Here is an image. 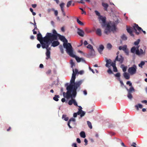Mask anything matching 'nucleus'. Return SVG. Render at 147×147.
<instances>
[{
    "mask_svg": "<svg viewBox=\"0 0 147 147\" xmlns=\"http://www.w3.org/2000/svg\"><path fill=\"white\" fill-rule=\"evenodd\" d=\"M76 79V74L74 72L73 73L71 78L70 81V84L68 85V83H66L65 86H67L66 89L67 91L66 94V98H69L73 97H75L76 94V90L79 87L83 82V81L80 80L79 81L75 82Z\"/></svg>",
    "mask_w": 147,
    "mask_h": 147,
    "instance_id": "f257e3e1",
    "label": "nucleus"
},
{
    "mask_svg": "<svg viewBox=\"0 0 147 147\" xmlns=\"http://www.w3.org/2000/svg\"><path fill=\"white\" fill-rule=\"evenodd\" d=\"M99 19L100 22H102L101 25L102 27H105V33L108 35L111 32H114L116 31V26L115 23L110 22L106 24V18L102 16L99 17Z\"/></svg>",
    "mask_w": 147,
    "mask_h": 147,
    "instance_id": "f03ea898",
    "label": "nucleus"
},
{
    "mask_svg": "<svg viewBox=\"0 0 147 147\" xmlns=\"http://www.w3.org/2000/svg\"><path fill=\"white\" fill-rule=\"evenodd\" d=\"M59 37L60 40L62 41L64 43H63V47L66 49V52L67 54H69L70 55H72V47L71 44L68 42V41L66 39L65 37L59 34L58 36Z\"/></svg>",
    "mask_w": 147,
    "mask_h": 147,
    "instance_id": "7ed1b4c3",
    "label": "nucleus"
},
{
    "mask_svg": "<svg viewBox=\"0 0 147 147\" xmlns=\"http://www.w3.org/2000/svg\"><path fill=\"white\" fill-rule=\"evenodd\" d=\"M53 33H47L46 34V38H49L50 42H52L54 40H57L59 34H58L55 29L53 30Z\"/></svg>",
    "mask_w": 147,
    "mask_h": 147,
    "instance_id": "20e7f679",
    "label": "nucleus"
},
{
    "mask_svg": "<svg viewBox=\"0 0 147 147\" xmlns=\"http://www.w3.org/2000/svg\"><path fill=\"white\" fill-rule=\"evenodd\" d=\"M46 35L43 38L42 34L39 33L37 35V39L40 41L42 48L45 47L44 45L50 42L49 38H46Z\"/></svg>",
    "mask_w": 147,
    "mask_h": 147,
    "instance_id": "39448f33",
    "label": "nucleus"
},
{
    "mask_svg": "<svg viewBox=\"0 0 147 147\" xmlns=\"http://www.w3.org/2000/svg\"><path fill=\"white\" fill-rule=\"evenodd\" d=\"M51 42H49L47 43L46 45H44L45 47L42 48L43 49L46 48V55L47 57L46 59L47 60L50 58L51 52L50 50L51 49L50 47H49V46L51 44Z\"/></svg>",
    "mask_w": 147,
    "mask_h": 147,
    "instance_id": "423d86ee",
    "label": "nucleus"
},
{
    "mask_svg": "<svg viewBox=\"0 0 147 147\" xmlns=\"http://www.w3.org/2000/svg\"><path fill=\"white\" fill-rule=\"evenodd\" d=\"M133 28L135 31L136 34L137 35H139L141 31H142L144 34H146V32L143 30L142 28L139 26L137 24H135L133 26Z\"/></svg>",
    "mask_w": 147,
    "mask_h": 147,
    "instance_id": "0eeeda50",
    "label": "nucleus"
},
{
    "mask_svg": "<svg viewBox=\"0 0 147 147\" xmlns=\"http://www.w3.org/2000/svg\"><path fill=\"white\" fill-rule=\"evenodd\" d=\"M137 67L135 65H134L132 67H129L128 69V72L131 75L135 74L137 71Z\"/></svg>",
    "mask_w": 147,
    "mask_h": 147,
    "instance_id": "6e6552de",
    "label": "nucleus"
},
{
    "mask_svg": "<svg viewBox=\"0 0 147 147\" xmlns=\"http://www.w3.org/2000/svg\"><path fill=\"white\" fill-rule=\"evenodd\" d=\"M126 89L128 91V94L127 95L128 98L130 99H132V98H133V96L131 94V93L132 92L135 91V89L133 87H131V88H130L129 89L126 88Z\"/></svg>",
    "mask_w": 147,
    "mask_h": 147,
    "instance_id": "1a4fd4ad",
    "label": "nucleus"
},
{
    "mask_svg": "<svg viewBox=\"0 0 147 147\" xmlns=\"http://www.w3.org/2000/svg\"><path fill=\"white\" fill-rule=\"evenodd\" d=\"M124 60V58L121 55H117L114 60V62H116V61H118L119 62L120 64H121L123 63Z\"/></svg>",
    "mask_w": 147,
    "mask_h": 147,
    "instance_id": "9d476101",
    "label": "nucleus"
},
{
    "mask_svg": "<svg viewBox=\"0 0 147 147\" xmlns=\"http://www.w3.org/2000/svg\"><path fill=\"white\" fill-rule=\"evenodd\" d=\"M73 52V48H72V55H70L69 54H68L70 56H71V57H75L77 61L78 62H80L81 61V60L82 59V58H80L76 56L74 54Z\"/></svg>",
    "mask_w": 147,
    "mask_h": 147,
    "instance_id": "9b49d317",
    "label": "nucleus"
},
{
    "mask_svg": "<svg viewBox=\"0 0 147 147\" xmlns=\"http://www.w3.org/2000/svg\"><path fill=\"white\" fill-rule=\"evenodd\" d=\"M75 119L73 118H72L69 119L67 125L70 128H72L71 127L70 125V124L71 123V125L75 124Z\"/></svg>",
    "mask_w": 147,
    "mask_h": 147,
    "instance_id": "f8f14e48",
    "label": "nucleus"
},
{
    "mask_svg": "<svg viewBox=\"0 0 147 147\" xmlns=\"http://www.w3.org/2000/svg\"><path fill=\"white\" fill-rule=\"evenodd\" d=\"M127 30L128 33H129L131 36H134V35L133 34V28L130 27H128L127 26H126Z\"/></svg>",
    "mask_w": 147,
    "mask_h": 147,
    "instance_id": "ddd939ff",
    "label": "nucleus"
},
{
    "mask_svg": "<svg viewBox=\"0 0 147 147\" xmlns=\"http://www.w3.org/2000/svg\"><path fill=\"white\" fill-rule=\"evenodd\" d=\"M136 54L138 55H144L145 54V51H143L142 49L139 50H136Z\"/></svg>",
    "mask_w": 147,
    "mask_h": 147,
    "instance_id": "4468645a",
    "label": "nucleus"
},
{
    "mask_svg": "<svg viewBox=\"0 0 147 147\" xmlns=\"http://www.w3.org/2000/svg\"><path fill=\"white\" fill-rule=\"evenodd\" d=\"M77 30L78 34L80 36L83 37L84 35V31L80 29L79 28H78Z\"/></svg>",
    "mask_w": 147,
    "mask_h": 147,
    "instance_id": "2eb2a0df",
    "label": "nucleus"
},
{
    "mask_svg": "<svg viewBox=\"0 0 147 147\" xmlns=\"http://www.w3.org/2000/svg\"><path fill=\"white\" fill-rule=\"evenodd\" d=\"M52 43L51 46L53 47H55L57 46L59 44V42L57 41L54 40L51 42Z\"/></svg>",
    "mask_w": 147,
    "mask_h": 147,
    "instance_id": "dca6fc26",
    "label": "nucleus"
},
{
    "mask_svg": "<svg viewBox=\"0 0 147 147\" xmlns=\"http://www.w3.org/2000/svg\"><path fill=\"white\" fill-rule=\"evenodd\" d=\"M105 60L106 62L105 66L107 67H109V65L111 64L112 61L110 59H107L106 58L105 59Z\"/></svg>",
    "mask_w": 147,
    "mask_h": 147,
    "instance_id": "f3484780",
    "label": "nucleus"
},
{
    "mask_svg": "<svg viewBox=\"0 0 147 147\" xmlns=\"http://www.w3.org/2000/svg\"><path fill=\"white\" fill-rule=\"evenodd\" d=\"M129 74L127 72H124L123 74V76L126 80H128L130 78Z\"/></svg>",
    "mask_w": 147,
    "mask_h": 147,
    "instance_id": "a211bd4d",
    "label": "nucleus"
},
{
    "mask_svg": "<svg viewBox=\"0 0 147 147\" xmlns=\"http://www.w3.org/2000/svg\"><path fill=\"white\" fill-rule=\"evenodd\" d=\"M102 5L104 8V9L105 11H107V8L109 6V5L108 4L105 3L104 2L102 3Z\"/></svg>",
    "mask_w": 147,
    "mask_h": 147,
    "instance_id": "6ab92c4d",
    "label": "nucleus"
},
{
    "mask_svg": "<svg viewBox=\"0 0 147 147\" xmlns=\"http://www.w3.org/2000/svg\"><path fill=\"white\" fill-rule=\"evenodd\" d=\"M104 48V46L102 45H100L99 46V47L98 49V51L100 53H102L101 52L103 51Z\"/></svg>",
    "mask_w": 147,
    "mask_h": 147,
    "instance_id": "aec40b11",
    "label": "nucleus"
},
{
    "mask_svg": "<svg viewBox=\"0 0 147 147\" xmlns=\"http://www.w3.org/2000/svg\"><path fill=\"white\" fill-rule=\"evenodd\" d=\"M127 49V46L126 45H124L123 46H120L119 47V50H122L124 51Z\"/></svg>",
    "mask_w": 147,
    "mask_h": 147,
    "instance_id": "412c9836",
    "label": "nucleus"
},
{
    "mask_svg": "<svg viewBox=\"0 0 147 147\" xmlns=\"http://www.w3.org/2000/svg\"><path fill=\"white\" fill-rule=\"evenodd\" d=\"M96 34L98 36H101L102 35L101 31L100 29L98 28L96 31Z\"/></svg>",
    "mask_w": 147,
    "mask_h": 147,
    "instance_id": "4be33fe9",
    "label": "nucleus"
},
{
    "mask_svg": "<svg viewBox=\"0 0 147 147\" xmlns=\"http://www.w3.org/2000/svg\"><path fill=\"white\" fill-rule=\"evenodd\" d=\"M135 107L136 109L137 110H139V108H140V109L142 108L143 106L141 104H138V105H136L135 106Z\"/></svg>",
    "mask_w": 147,
    "mask_h": 147,
    "instance_id": "5701e85b",
    "label": "nucleus"
},
{
    "mask_svg": "<svg viewBox=\"0 0 147 147\" xmlns=\"http://www.w3.org/2000/svg\"><path fill=\"white\" fill-rule=\"evenodd\" d=\"M121 67L122 68L123 71L125 72L127 70V66H124V65L122 64L121 66Z\"/></svg>",
    "mask_w": 147,
    "mask_h": 147,
    "instance_id": "b1692460",
    "label": "nucleus"
},
{
    "mask_svg": "<svg viewBox=\"0 0 147 147\" xmlns=\"http://www.w3.org/2000/svg\"><path fill=\"white\" fill-rule=\"evenodd\" d=\"M80 135L81 137L83 138H85L86 136L85 132L84 131H81L80 133Z\"/></svg>",
    "mask_w": 147,
    "mask_h": 147,
    "instance_id": "393cba45",
    "label": "nucleus"
},
{
    "mask_svg": "<svg viewBox=\"0 0 147 147\" xmlns=\"http://www.w3.org/2000/svg\"><path fill=\"white\" fill-rule=\"evenodd\" d=\"M60 97L58 95H55L53 98V99L55 101H57L59 100L58 98Z\"/></svg>",
    "mask_w": 147,
    "mask_h": 147,
    "instance_id": "a878e982",
    "label": "nucleus"
},
{
    "mask_svg": "<svg viewBox=\"0 0 147 147\" xmlns=\"http://www.w3.org/2000/svg\"><path fill=\"white\" fill-rule=\"evenodd\" d=\"M136 47H133L131 49V51L132 53H134L136 51Z\"/></svg>",
    "mask_w": 147,
    "mask_h": 147,
    "instance_id": "bb28decb",
    "label": "nucleus"
},
{
    "mask_svg": "<svg viewBox=\"0 0 147 147\" xmlns=\"http://www.w3.org/2000/svg\"><path fill=\"white\" fill-rule=\"evenodd\" d=\"M77 23L80 25L83 26L84 25V23L80 21L78 18L77 19Z\"/></svg>",
    "mask_w": 147,
    "mask_h": 147,
    "instance_id": "cd10ccee",
    "label": "nucleus"
},
{
    "mask_svg": "<svg viewBox=\"0 0 147 147\" xmlns=\"http://www.w3.org/2000/svg\"><path fill=\"white\" fill-rule=\"evenodd\" d=\"M145 62L144 61H142L140 63L138 64V66L139 67L142 68V66L145 64Z\"/></svg>",
    "mask_w": 147,
    "mask_h": 147,
    "instance_id": "c85d7f7f",
    "label": "nucleus"
},
{
    "mask_svg": "<svg viewBox=\"0 0 147 147\" xmlns=\"http://www.w3.org/2000/svg\"><path fill=\"white\" fill-rule=\"evenodd\" d=\"M62 118L63 119L64 118V120L65 121H67L68 120L69 118L68 117H67L66 115H62Z\"/></svg>",
    "mask_w": 147,
    "mask_h": 147,
    "instance_id": "c756f323",
    "label": "nucleus"
},
{
    "mask_svg": "<svg viewBox=\"0 0 147 147\" xmlns=\"http://www.w3.org/2000/svg\"><path fill=\"white\" fill-rule=\"evenodd\" d=\"M112 45L111 44L109 43L107 44V47L108 49H111L112 48Z\"/></svg>",
    "mask_w": 147,
    "mask_h": 147,
    "instance_id": "7c9ffc66",
    "label": "nucleus"
},
{
    "mask_svg": "<svg viewBox=\"0 0 147 147\" xmlns=\"http://www.w3.org/2000/svg\"><path fill=\"white\" fill-rule=\"evenodd\" d=\"M121 38L123 40H127V37L125 34H123L121 37Z\"/></svg>",
    "mask_w": 147,
    "mask_h": 147,
    "instance_id": "2f4dec72",
    "label": "nucleus"
},
{
    "mask_svg": "<svg viewBox=\"0 0 147 147\" xmlns=\"http://www.w3.org/2000/svg\"><path fill=\"white\" fill-rule=\"evenodd\" d=\"M87 123L88 126L90 128L92 129V125L91 123L89 121H87Z\"/></svg>",
    "mask_w": 147,
    "mask_h": 147,
    "instance_id": "473e14b6",
    "label": "nucleus"
},
{
    "mask_svg": "<svg viewBox=\"0 0 147 147\" xmlns=\"http://www.w3.org/2000/svg\"><path fill=\"white\" fill-rule=\"evenodd\" d=\"M140 39H138L137 41H136L134 42V44L135 45H137L138 44H139L140 42Z\"/></svg>",
    "mask_w": 147,
    "mask_h": 147,
    "instance_id": "72a5a7b5",
    "label": "nucleus"
},
{
    "mask_svg": "<svg viewBox=\"0 0 147 147\" xmlns=\"http://www.w3.org/2000/svg\"><path fill=\"white\" fill-rule=\"evenodd\" d=\"M80 111H78L77 113H74L73 115V116L74 117H76L77 116V115H79L80 114Z\"/></svg>",
    "mask_w": 147,
    "mask_h": 147,
    "instance_id": "f704fd0d",
    "label": "nucleus"
},
{
    "mask_svg": "<svg viewBox=\"0 0 147 147\" xmlns=\"http://www.w3.org/2000/svg\"><path fill=\"white\" fill-rule=\"evenodd\" d=\"M71 2L72 1H69L67 2V7H69L71 5Z\"/></svg>",
    "mask_w": 147,
    "mask_h": 147,
    "instance_id": "c9c22d12",
    "label": "nucleus"
},
{
    "mask_svg": "<svg viewBox=\"0 0 147 147\" xmlns=\"http://www.w3.org/2000/svg\"><path fill=\"white\" fill-rule=\"evenodd\" d=\"M126 84L127 85H129V86H130V88H131V87H133V86H132V83L129 81H127L126 82Z\"/></svg>",
    "mask_w": 147,
    "mask_h": 147,
    "instance_id": "e433bc0d",
    "label": "nucleus"
},
{
    "mask_svg": "<svg viewBox=\"0 0 147 147\" xmlns=\"http://www.w3.org/2000/svg\"><path fill=\"white\" fill-rule=\"evenodd\" d=\"M80 117H82L83 116H84L85 114V113L84 111H83L82 110V111H81L80 112Z\"/></svg>",
    "mask_w": 147,
    "mask_h": 147,
    "instance_id": "4c0bfd02",
    "label": "nucleus"
},
{
    "mask_svg": "<svg viewBox=\"0 0 147 147\" xmlns=\"http://www.w3.org/2000/svg\"><path fill=\"white\" fill-rule=\"evenodd\" d=\"M95 13L98 16V18L100 17V16H101L100 15V13L98 11L96 10L95 11Z\"/></svg>",
    "mask_w": 147,
    "mask_h": 147,
    "instance_id": "58836bf2",
    "label": "nucleus"
},
{
    "mask_svg": "<svg viewBox=\"0 0 147 147\" xmlns=\"http://www.w3.org/2000/svg\"><path fill=\"white\" fill-rule=\"evenodd\" d=\"M116 62H115L114 61L113 62H111V64H110L113 67H115L116 66Z\"/></svg>",
    "mask_w": 147,
    "mask_h": 147,
    "instance_id": "ea45409f",
    "label": "nucleus"
},
{
    "mask_svg": "<svg viewBox=\"0 0 147 147\" xmlns=\"http://www.w3.org/2000/svg\"><path fill=\"white\" fill-rule=\"evenodd\" d=\"M73 73H74V74H76V75L77 73H79L78 70L76 69H75V71H74V69H73Z\"/></svg>",
    "mask_w": 147,
    "mask_h": 147,
    "instance_id": "a19ab883",
    "label": "nucleus"
},
{
    "mask_svg": "<svg viewBox=\"0 0 147 147\" xmlns=\"http://www.w3.org/2000/svg\"><path fill=\"white\" fill-rule=\"evenodd\" d=\"M73 99H72L71 100H69L68 102V104L69 105H71L73 104Z\"/></svg>",
    "mask_w": 147,
    "mask_h": 147,
    "instance_id": "79ce46f5",
    "label": "nucleus"
},
{
    "mask_svg": "<svg viewBox=\"0 0 147 147\" xmlns=\"http://www.w3.org/2000/svg\"><path fill=\"white\" fill-rule=\"evenodd\" d=\"M107 72L109 74H113V72L109 68L108 70H107Z\"/></svg>",
    "mask_w": 147,
    "mask_h": 147,
    "instance_id": "37998d69",
    "label": "nucleus"
},
{
    "mask_svg": "<svg viewBox=\"0 0 147 147\" xmlns=\"http://www.w3.org/2000/svg\"><path fill=\"white\" fill-rule=\"evenodd\" d=\"M70 61H71L70 63H71V67H73L74 66H75V63L72 60H71Z\"/></svg>",
    "mask_w": 147,
    "mask_h": 147,
    "instance_id": "c03bdc74",
    "label": "nucleus"
},
{
    "mask_svg": "<svg viewBox=\"0 0 147 147\" xmlns=\"http://www.w3.org/2000/svg\"><path fill=\"white\" fill-rule=\"evenodd\" d=\"M124 52L126 53L127 55H128L129 54V50L127 49H126L124 51Z\"/></svg>",
    "mask_w": 147,
    "mask_h": 147,
    "instance_id": "a18cd8bd",
    "label": "nucleus"
},
{
    "mask_svg": "<svg viewBox=\"0 0 147 147\" xmlns=\"http://www.w3.org/2000/svg\"><path fill=\"white\" fill-rule=\"evenodd\" d=\"M65 4L64 3H61L60 4V6L61 9L63 8Z\"/></svg>",
    "mask_w": 147,
    "mask_h": 147,
    "instance_id": "49530a36",
    "label": "nucleus"
},
{
    "mask_svg": "<svg viewBox=\"0 0 147 147\" xmlns=\"http://www.w3.org/2000/svg\"><path fill=\"white\" fill-rule=\"evenodd\" d=\"M115 76L116 77H119L120 76V74L119 73H117L115 74Z\"/></svg>",
    "mask_w": 147,
    "mask_h": 147,
    "instance_id": "de8ad7c7",
    "label": "nucleus"
},
{
    "mask_svg": "<svg viewBox=\"0 0 147 147\" xmlns=\"http://www.w3.org/2000/svg\"><path fill=\"white\" fill-rule=\"evenodd\" d=\"M73 104H74V105L75 106H78L77 102H76L75 100L74 99H73Z\"/></svg>",
    "mask_w": 147,
    "mask_h": 147,
    "instance_id": "09e8293b",
    "label": "nucleus"
},
{
    "mask_svg": "<svg viewBox=\"0 0 147 147\" xmlns=\"http://www.w3.org/2000/svg\"><path fill=\"white\" fill-rule=\"evenodd\" d=\"M113 71L115 72H117V69L116 66L113 67Z\"/></svg>",
    "mask_w": 147,
    "mask_h": 147,
    "instance_id": "8fccbe9b",
    "label": "nucleus"
},
{
    "mask_svg": "<svg viewBox=\"0 0 147 147\" xmlns=\"http://www.w3.org/2000/svg\"><path fill=\"white\" fill-rule=\"evenodd\" d=\"M87 48L89 49L92 50V46L90 45H89L87 47Z\"/></svg>",
    "mask_w": 147,
    "mask_h": 147,
    "instance_id": "3c124183",
    "label": "nucleus"
},
{
    "mask_svg": "<svg viewBox=\"0 0 147 147\" xmlns=\"http://www.w3.org/2000/svg\"><path fill=\"white\" fill-rule=\"evenodd\" d=\"M51 11H54V9L53 8L52 9H49L47 10V11L48 13H49Z\"/></svg>",
    "mask_w": 147,
    "mask_h": 147,
    "instance_id": "603ef678",
    "label": "nucleus"
},
{
    "mask_svg": "<svg viewBox=\"0 0 147 147\" xmlns=\"http://www.w3.org/2000/svg\"><path fill=\"white\" fill-rule=\"evenodd\" d=\"M54 11V14H55V15L56 16H57L58 15V12L57 11L55 10H54V11Z\"/></svg>",
    "mask_w": 147,
    "mask_h": 147,
    "instance_id": "864d4df0",
    "label": "nucleus"
},
{
    "mask_svg": "<svg viewBox=\"0 0 147 147\" xmlns=\"http://www.w3.org/2000/svg\"><path fill=\"white\" fill-rule=\"evenodd\" d=\"M79 107V109H78V111H80L79 112L80 113V112H81V111H82V107L81 106H78Z\"/></svg>",
    "mask_w": 147,
    "mask_h": 147,
    "instance_id": "5fc2aeb1",
    "label": "nucleus"
},
{
    "mask_svg": "<svg viewBox=\"0 0 147 147\" xmlns=\"http://www.w3.org/2000/svg\"><path fill=\"white\" fill-rule=\"evenodd\" d=\"M51 71L50 69H49L46 72V74H50L51 73Z\"/></svg>",
    "mask_w": 147,
    "mask_h": 147,
    "instance_id": "6e6d98bb",
    "label": "nucleus"
},
{
    "mask_svg": "<svg viewBox=\"0 0 147 147\" xmlns=\"http://www.w3.org/2000/svg\"><path fill=\"white\" fill-rule=\"evenodd\" d=\"M84 142H85V145L86 146L88 144V141L86 139H85L84 140Z\"/></svg>",
    "mask_w": 147,
    "mask_h": 147,
    "instance_id": "4d7b16f0",
    "label": "nucleus"
},
{
    "mask_svg": "<svg viewBox=\"0 0 147 147\" xmlns=\"http://www.w3.org/2000/svg\"><path fill=\"white\" fill-rule=\"evenodd\" d=\"M77 142L78 143H81V140L79 138H77L76 139Z\"/></svg>",
    "mask_w": 147,
    "mask_h": 147,
    "instance_id": "13d9d810",
    "label": "nucleus"
},
{
    "mask_svg": "<svg viewBox=\"0 0 147 147\" xmlns=\"http://www.w3.org/2000/svg\"><path fill=\"white\" fill-rule=\"evenodd\" d=\"M72 146L73 147H77V144L76 143H74L72 145Z\"/></svg>",
    "mask_w": 147,
    "mask_h": 147,
    "instance_id": "bf43d9fd",
    "label": "nucleus"
},
{
    "mask_svg": "<svg viewBox=\"0 0 147 147\" xmlns=\"http://www.w3.org/2000/svg\"><path fill=\"white\" fill-rule=\"evenodd\" d=\"M84 73V71L83 70H81L78 73H79L80 74L82 75Z\"/></svg>",
    "mask_w": 147,
    "mask_h": 147,
    "instance_id": "052dcab7",
    "label": "nucleus"
},
{
    "mask_svg": "<svg viewBox=\"0 0 147 147\" xmlns=\"http://www.w3.org/2000/svg\"><path fill=\"white\" fill-rule=\"evenodd\" d=\"M84 45H87L88 44V43L85 40L84 42Z\"/></svg>",
    "mask_w": 147,
    "mask_h": 147,
    "instance_id": "680f3d73",
    "label": "nucleus"
},
{
    "mask_svg": "<svg viewBox=\"0 0 147 147\" xmlns=\"http://www.w3.org/2000/svg\"><path fill=\"white\" fill-rule=\"evenodd\" d=\"M32 6L33 8H35L36 7V4H32Z\"/></svg>",
    "mask_w": 147,
    "mask_h": 147,
    "instance_id": "e2e57ef3",
    "label": "nucleus"
},
{
    "mask_svg": "<svg viewBox=\"0 0 147 147\" xmlns=\"http://www.w3.org/2000/svg\"><path fill=\"white\" fill-rule=\"evenodd\" d=\"M39 67L40 68H43L44 67V66L42 64H40V65Z\"/></svg>",
    "mask_w": 147,
    "mask_h": 147,
    "instance_id": "0e129e2a",
    "label": "nucleus"
},
{
    "mask_svg": "<svg viewBox=\"0 0 147 147\" xmlns=\"http://www.w3.org/2000/svg\"><path fill=\"white\" fill-rule=\"evenodd\" d=\"M142 102L143 103L146 104L147 103V101L146 100H143L142 101Z\"/></svg>",
    "mask_w": 147,
    "mask_h": 147,
    "instance_id": "69168bd1",
    "label": "nucleus"
},
{
    "mask_svg": "<svg viewBox=\"0 0 147 147\" xmlns=\"http://www.w3.org/2000/svg\"><path fill=\"white\" fill-rule=\"evenodd\" d=\"M41 47V45L40 44H38L37 45V47L38 48H39Z\"/></svg>",
    "mask_w": 147,
    "mask_h": 147,
    "instance_id": "338daca9",
    "label": "nucleus"
},
{
    "mask_svg": "<svg viewBox=\"0 0 147 147\" xmlns=\"http://www.w3.org/2000/svg\"><path fill=\"white\" fill-rule=\"evenodd\" d=\"M121 145L122 146H123L124 147H127V146H126L125 145L124 143L123 142H121Z\"/></svg>",
    "mask_w": 147,
    "mask_h": 147,
    "instance_id": "774afa93",
    "label": "nucleus"
}]
</instances>
